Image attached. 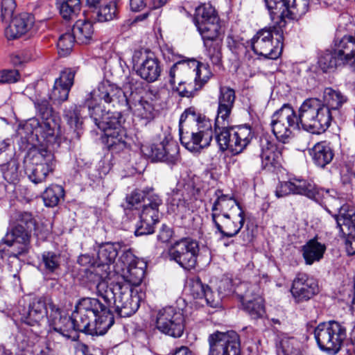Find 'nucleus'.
<instances>
[{"instance_id": "f257e3e1", "label": "nucleus", "mask_w": 355, "mask_h": 355, "mask_svg": "<svg viewBox=\"0 0 355 355\" xmlns=\"http://www.w3.org/2000/svg\"><path fill=\"white\" fill-rule=\"evenodd\" d=\"M272 21L278 26H272L259 31L251 39L253 51L268 59H277L283 48V29L284 18H292L304 15L308 11V2L302 0H265Z\"/></svg>"}, {"instance_id": "f03ea898", "label": "nucleus", "mask_w": 355, "mask_h": 355, "mask_svg": "<svg viewBox=\"0 0 355 355\" xmlns=\"http://www.w3.org/2000/svg\"><path fill=\"white\" fill-rule=\"evenodd\" d=\"M70 318L73 326L65 322V332L75 330L91 335H103L114 324L113 315L105 304L96 298L82 299Z\"/></svg>"}, {"instance_id": "7ed1b4c3", "label": "nucleus", "mask_w": 355, "mask_h": 355, "mask_svg": "<svg viewBox=\"0 0 355 355\" xmlns=\"http://www.w3.org/2000/svg\"><path fill=\"white\" fill-rule=\"evenodd\" d=\"M179 131L181 144L192 153H199L209 146L213 138L211 121L198 115L192 107L182 114Z\"/></svg>"}, {"instance_id": "20e7f679", "label": "nucleus", "mask_w": 355, "mask_h": 355, "mask_svg": "<svg viewBox=\"0 0 355 355\" xmlns=\"http://www.w3.org/2000/svg\"><path fill=\"white\" fill-rule=\"evenodd\" d=\"M96 291L107 302V305L105 306L113 308L121 317L132 315L140 306L141 297L138 291L127 284L116 282L109 285L107 281H99L96 285Z\"/></svg>"}, {"instance_id": "39448f33", "label": "nucleus", "mask_w": 355, "mask_h": 355, "mask_svg": "<svg viewBox=\"0 0 355 355\" xmlns=\"http://www.w3.org/2000/svg\"><path fill=\"white\" fill-rule=\"evenodd\" d=\"M230 123H214L216 139L223 151L229 150L232 154L238 155L251 142L254 132L250 125L234 128L229 126Z\"/></svg>"}, {"instance_id": "423d86ee", "label": "nucleus", "mask_w": 355, "mask_h": 355, "mask_svg": "<svg viewBox=\"0 0 355 355\" xmlns=\"http://www.w3.org/2000/svg\"><path fill=\"white\" fill-rule=\"evenodd\" d=\"M333 117L328 107L320 100L309 98L301 105L297 119L304 130L320 134L329 127Z\"/></svg>"}, {"instance_id": "0eeeda50", "label": "nucleus", "mask_w": 355, "mask_h": 355, "mask_svg": "<svg viewBox=\"0 0 355 355\" xmlns=\"http://www.w3.org/2000/svg\"><path fill=\"white\" fill-rule=\"evenodd\" d=\"M318 347L329 354H336L341 349L347 338V329L343 324L336 320L320 323L314 330Z\"/></svg>"}, {"instance_id": "6e6552de", "label": "nucleus", "mask_w": 355, "mask_h": 355, "mask_svg": "<svg viewBox=\"0 0 355 355\" xmlns=\"http://www.w3.org/2000/svg\"><path fill=\"white\" fill-rule=\"evenodd\" d=\"M17 225L7 234L5 242L13 248L10 256L17 257L27 252L30 242V233L35 227V220L30 213L23 212L17 214Z\"/></svg>"}, {"instance_id": "1a4fd4ad", "label": "nucleus", "mask_w": 355, "mask_h": 355, "mask_svg": "<svg viewBox=\"0 0 355 355\" xmlns=\"http://www.w3.org/2000/svg\"><path fill=\"white\" fill-rule=\"evenodd\" d=\"M198 62L195 60H180L175 63L168 71L169 83L180 96H191L193 92V78Z\"/></svg>"}, {"instance_id": "9d476101", "label": "nucleus", "mask_w": 355, "mask_h": 355, "mask_svg": "<svg viewBox=\"0 0 355 355\" xmlns=\"http://www.w3.org/2000/svg\"><path fill=\"white\" fill-rule=\"evenodd\" d=\"M234 293L240 297L244 311L253 320L264 318L266 309L264 300L261 295V289L258 284L241 282Z\"/></svg>"}, {"instance_id": "9b49d317", "label": "nucleus", "mask_w": 355, "mask_h": 355, "mask_svg": "<svg viewBox=\"0 0 355 355\" xmlns=\"http://www.w3.org/2000/svg\"><path fill=\"white\" fill-rule=\"evenodd\" d=\"M56 166L54 155L46 150L37 151L33 157L25 161V172L35 184L44 182L47 176L53 173Z\"/></svg>"}, {"instance_id": "f8f14e48", "label": "nucleus", "mask_w": 355, "mask_h": 355, "mask_svg": "<svg viewBox=\"0 0 355 355\" xmlns=\"http://www.w3.org/2000/svg\"><path fill=\"white\" fill-rule=\"evenodd\" d=\"M155 327L164 334L180 338L184 330V314L180 309L172 306L160 309L156 312Z\"/></svg>"}, {"instance_id": "ddd939ff", "label": "nucleus", "mask_w": 355, "mask_h": 355, "mask_svg": "<svg viewBox=\"0 0 355 355\" xmlns=\"http://www.w3.org/2000/svg\"><path fill=\"white\" fill-rule=\"evenodd\" d=\"M350 37H343L336 44L334 51H327L322 54L318 61L320 67L323 71H331L338 67L350 64L354 67L353 49L355 44L352 43Z\"/></svg>"}, {"instance_id": "4468645a", "label": "nucleus", "mask_w": 355, "mask_h": 355, "mask_svg": "<svg viewBox=\"0 0 355 355\" xmlns=\"http://www.w3.org/2000/svg\"><path fill=\"white\" fill-rule=\"evenodd\" d=\"M298 119L293 107L284 105L272 116L270 125L277 140L283 143L288 141L293 137V132L297 128Z\"/></svg>"}, {"instance_id": "2eb2a0df", "label": "nucleus", "mask_w": 355, "mask_h": 355, "mask_svg": "<svg viewBox=\"0 0 355 355\" xmlns=\"http://www.w3.org/2000/svg\"><path fill=\"white\" fill-rule=\"evenodd\" d=\"M336 227L341 236L346 239L345 248L348 254H355V207L344 204L334 215Z\"/></svg>"}, {"instance_id": "dca6fc26", "label": "nucleus", "mask_w": 355, "mask_h": 355, "mask_svg": "<svg viewBox=\"0 0 355 355\" xmlns=\"http://www.w3.org/2000/svg\"><path fill=\"white\" fill-rule=\"evenodd\" d=\"M198 252V243L189 238L175 241L168 250L170 259L187 270L196 266Z\"/></svg>"}, {"instance_id": "f3484780", "label": "nucleus", "mask_w": 355, "mask_h": 355, "mask_svg": "<svg viewBox=\"0 0 355 355\" xmlns=\"http://www.w3.org/2000/svg\"><path fill=\"white\" fill-rule=\"evenodd\" d=\"M208 355H241L239 336L235 331H216L208 338Z\"/></svg>"}, {"instance_id": "a211bd4d", "label": "nucleus", "mask_w": 355, "mask_h": 355, "mask_svg": "<svg viewBox=\"0 0 355 355\" xmlns=\"http://www.w3.org/2000/svg\"><path fill=\"white\" fill-rule=\"evenodd\" d=\"M89 94L95 100L103 101L111 107L121 105L129 107L125 92L116 85L111 83L108 80L100 83Z\"/></svg>"}, {"instance_id": "6ab92c4d", "label": "nucleus", "mask_w": 355, "mask_h": 355, "mask_svg": "<svg viewBox=\"0 0 355 355\" xmlns=\"http://www.w3.org/2000/svg\"><path fill=\"white\" fill-rule=\"evenodd\" d=\"M119 261L125 267L122 269L123 279L129 284L139 286L144 277L145 263L137 258L130 250L124 252Z\"/></svg>"}, {"instance_id": "aec40b11", "label": "nucleus", "mask_w": 355, "mask_h": 355, "mask_svg": "<svg viewBox=\"0 0 355 355\" xmlns=\"http://www.w3.org/2000/svg\"><path fill=\"white\" fill-rule=\"evenodd\" d=\"M101 101L95 100L89 94L85 99V105L88 108L89 116L93 119L99 129H105L110 125H118L121 115L119 112H110L103 108Z\"/></svg>"}, {"instance_id": "412c9836", "label": "nucleus", "mask_w": 355, "mask_h": 355, "mask_svg": "<svg viewBox=\"0 0 355 355\" xmlns=\"http://www.w3.org/2000/svg\"><path fill=\"white\" fill-rule=\"evenodd\" d=\"M120 248V245L116 243H107L100 245L97 254L98 266L95 268V272L99 276L100 281L110 279V265L114 262Z\"/></svg>"}, {"instance_id": "4be33fe9", "label": "nucleus", "mask_w": 355, "mask_h": 355, "mask_svg": "<svg viewBox=\"0 0 355 355\" xmlns=\"http://www.w3.org/2000/svg\"><path fill=\"white\" fill-rule=\"evenodd\" d=\"M217 232L220 233L222 238H231L239 234L245 223L244 211L230 214L227 216H214L211 219Z\"/></svg>"}, {"instance_id": "5701e85b", "label": "nucleus", "mask_w": 355, "mask_h": 355, "mask_svg": "<svg viewBox=\"0 0 355 355\" xmlns=\"http://www.w3.org/2000/svg\"><path fill=\"white\" fill-rule=\"evenodd\" d=\"M101 130L104 132L103 141L107 149L112 154H119L121 153H129L130 146L126 141V135L125 130L121 127V121L119 119L118 125H110Z\"/></svg>"}, {"instance_id": "b1692460", "label": "nucleus", "mask_w": 355, "mask_h": 355, "mask_svg": "<svg viewBox=\"0 0 355 355\" xmlns=\"http://www.w3.org/2000/svg\"><path fill=\"white\" fill-rule=\"evenodd\" d=\"M291 294L295 302L307 301L318 292L316 281L305 273H298L293 281Z\"/></svg>"}, {"instance_id": "393cba45", "label": "nucleus", "mask_w": 355, "mask_h": 355, "mask_svg": "<svg viewBox=\"0 0 355 355\" xmlns=\"http://www.w3.org/2000/svg\"><path fill=\"white\" fill-rule=\"evenodd\" d=\"M42 119V122L40 123L37 119H31L26 122L24 128L30 134H35L37 137L41 136L49 143L55 141L58 125L51 116Z\"/></svg>"}, {"instance_id": "a878e982", "label": "nucleus", "mask_w": 355, "mask_h": 355, "mask_svg": "<svg viewBox=\"0 0 355 355\" xmlns=\"http://www.w3.org/2000/svg\"><path fill=\"white\" fill-rule=\"evenodd\" d=\"M236 99L235 91L227 86H220L218 98V106L215 123L230 122V116Z\"/></svg>"}, {"instance_id": "bb28decb", "label": "nucleus", "mask_w": 355, "mask_h": 355, "mask_svg": "<svg viewBox=\"0 0 355 355\" xmlns=\"http://www.w3.org/2000/svg\"><path fill=\"white\" fill-rule=\"evenodd\" d=\"M215 195L217 198L211 207V219L214 218L215 215L218 217L227 216L243 211L232 196L223 194L220 190H216Z\"/></svg>"}, {"instance_id": "cd10ccee", "label": "nucleus", "mask_w": 355, "mask_h": 355, "mask_svg": "<svg viewBox=\"0 0 355 355\" xmlns=\"http://www.w3.org/2000/svg\"><path fill=\"white\" fill-rule=\"evenodd\" d=\"M33 17L26 12L21 13L11 19L5 28V35L8 40L18 38L26 34L33 26Z\"/></svg>"}, {"instance_id": "c85d7f7f", "label": "nucleus", "mask_w": 355, "mask_h": 355, "mask_svg": "<svg viewBox=\"0 0 355 355\" xmlns=\"http://www.w3.org/2000/svg\"><path fill=\"white\" fill-rule=\"evenodd\" d=\"M259 157L263 168L271 170L279 164L282 151L275 143L270 141L266 138L261 139Z\"/></svg>"}, {"instance_id": "c756f323", "label": "nucleus", "mask_w": 355, "mask_h": 355, "mask_svg": "<svg viewBox=\"0 0 355 355\" xmlns=\"http://www.w3.org/2000/svg\"><path fill=\"white\" fill-rule=\"evenodd\" d=\"M137 74L148 83L156 81L161 75L159 60L152 53L146 55L137 69Z\"/></svg>"}, {"instance_id": "7c9ffc66", "label": "nucleus", "mask_w": 355, "mask_h": 355, "mask_svg": "<svg viewBox=\"0 0 355 355\" xmlns=\"http://www.w3.org/2000/svg\"><path fill=\"white\" fill-rule=\"evenodd\" d=\"M48 314V300L43 298L35 299L30 304L28 311L22 318V320L30 326H40Z\"/></svg>"}, {"instance_id": "2f4dec72", "label": "nucleus", "mask_w": 355, "mask_h": 355, "mask_svg": "<svg viewBox=\"0 0 355 355\" xmlns=\"http://www.w3.org/2000/svg\"><path fill=\"white\" fill-rule=\"evenodd\" d=\"M302 256L307 265H312L313 263L320 261L326 251V246L318 241L317 237L308 241L302 246Z\"/></svg>"}, {"instance_id": "473e14b6", "label": "nucleus", "mask_w": 355, "mask_h": 355, "mask_svg": "<svg viewBox=\"0 0 355 355\" xmlns=\"http://www.w3.org/2000/svg\"><path fill=\"white\" fill-rule=\"evenodd\" d=\"M313 162L320 167H324L333 159L334 153L326 141L318 142L310 150Z\"/></svg>"}, {"instance_id": "72a5a7b5", "label": "nucleus", "mask_w": 355, "mask_h": 355, "mask_svg": "<svg viewBox=\"0 0 355 355\" xmlns=\"http://www.w3.org/2000/svg\"><path fill=\"white\" fill-rule=\"evenodd\" d=\"M72 33L77 43L89 44L93 40L94 35L93 24L87 19H78L73 26Z\"/></svg>"}, {"instance_id": "f704fd0d", "label": "nucleus", "mask_w": 355, "mask_h": 355, "mask_svg": "<svg viewBox=\"0 0 355 355\" xmlns=\"http://www.w3.org/2000/svg\"><path fill=\"white\" fill-rule=\"evenodd\" d=\"M196 26L204 42L223 39L225 30L222 27L220 19L209 23L197 24Z\"/></svg>"}, {"instance_id": "c9c22d12", "label": "nucleus", "mask_w": 355, "mask_h": 355, "mask_svg": "<svg viewBox=\"0 0 355 355\" xmlns=\"http://www.w3.org/2000/svg\"><path fill=\"white\" fill-rule=\"evenodd\" d=\"M347 101V98L340 92L334 90L330 87L326 88L323 93L322 105L328 107L329 112H336L342 105Z\"/></svg>"}, {"instance_id": "e433bc0d", "label": "nucleus", "mask_w": 355, "mask_h": 355, "mask_svg": "<svg viewBox=\"0 0 355 355\" xmlns=\"http://www.w3.org/2000/svg\"><path fill=\"white\" fill-rule=\"evenodd\" d=\"M162 200L155 194L149 196L148 203L144 205L140 218L149 220L155 223L159 221V207L162 205Z\"/></svg>"}, {"instance_id": "4c0bfd02", "label": "nucleus", "mask_w": 355, "mask_h": 355, "mask_svg": "<svg viewBox=\"0 0 355 355\" xmlns=\"http://www.w3.org/2000/svg\"><path fill=\"white\" fill-rule=\"evenodd\" d=\"M335 193L334 190H325L322 188H318L313 184V188L311 190L309 194H308V198L325 206H338L340 205L338 200L334 198V193Z\"/></svg>"}, {"instance_id": "58836bf2", "label": "nucleus", "mask_w": 355, "mask_h": 355, "mask_svg": "<svg viewBox=\"0 0 355 355\" xmlns=\"http://www.w3.org/2000/svg\"><path fill=\"white\" fill-rule=\"evenodd\" d=\"M48 308L50 310L49 314L47 315L49 319V325L58 332H62L63 327H61L60 322H68L71 327L73 326V323L71 322V320L68 316H62L60 313V310L58 308L51 300H48Z\"/></svg>"}, {"instance_id": "ea45409f", "label": "nucleus", "mask_w": 355, "mask_h": 355, "mask_svg": "<svg viewBox=\"0 0 355 355\" xmlns=\"http://www.w3.org/2000/svg\"><path fill=\"white\" fill-rule=\"evenodd\" d=\"M146 150H150L148 155L153 159L166 163H174L175 157L171 155L166 148L165 141H163L159 144H153L150 146L145 147Z\"/></svg>"}, {"instance_id": "a19ab883", "label": "nucleus", "mask_w": 355, "mask_h": 355, "mask_svg": "<svg viewBox=\"0 0 355 355\" xmlns=\"http://www.w3.org/2000/svg\"><path fill=\"white\" fill-rule=\"evenodd\" d=\"M218 19L219 17L215 8L209 3L201 5L196 10L195 25L201 24L204 22L205 24L209 23Z\"/></svg>"}, {"instance_id": "79ce46f5", "label": "nucleus", "mask_w": 355, "mask_h": 355, "mask_svg": "<svg viewBox=\"0 0 355 355\" xmlns=\"http://www.w3.org/2000/svg\"><path fill=\"white\" fill-rule=\"evenodd\" d=\"M64 197V189L58 184H51L42 193V199L46 207L56 206Z\"/></svg>"}, {"instance_id": "37998d69", "label": "nucleus", "mask_w": 355, "mask_h": 355, "mask_svg": "<svg viewBox=\"0 0 355 355\" xmlns=\"http://www.w3.org/2000/svg\"><path fill=\"white\" fill-rule=\"evenodd\" d=\"M60 15L65 19H69L80 10V0H57Z\"/></svg>"}, {"instance_id": "c03bdc74", "label": "nucleus", "mask_w": 355, "mask_h": 355, "mask_svg": "<svg viewBox=\"0 0 355 355\" xmlns=\"http://www.w3.org/2000/svg\"><path fill=\"white\" fill-rule=\"evenodd\" d=\"M116 3L113 1H107L96 10H93L96 19L100 22L112 20L116 17Z\"/></svg>"}, {"instance_id": "a18cd8bd", "label": "nucleus", "mask_w": 355, "mask_h": 355, "mask_svg": "<svg viewBox=\"0 0 355 355\" xmlns=\"http://www.w3.org/2000/svg\"><path fill=\"white\" fill-rule=\"evenodd\" d=\"M222 44L223 40L206 41L204 45L206 49V55L209 57L212 64L219 65L222 60Z\"/></svg>"}, {"instance_id": "49530a36", "label": "nucleus", "mask_w": 355, "mask_h": 355, "mask_svg": "<svg viewBox=\"0 0 355 355\" xmlns=\"http://www.w3.org/2000/svg\"><path fill=\"white\" fill-rule=\"evenodd\" d=\"M277 355H302L298 342L293 338L284 337L277 347Z\"/></svg>"}, {"instance_id": "de8ad7c7", "label": "nucleus", "mask_w": 355, "mask_h": 355, "mask_svg": "<svg viewBox=\"0 0 355 355\" xmlns=\"http://www.w3.org/2000/svg\"><path fill=\"white\" fill-rule=\"evenodd\" d=\"M212 73L209 67L200 64L195 69L193 75V89L194 91L198 90L209 80Z\"/></svg>"}, {"instance_id": "09e8293b", "label": "nucleus", "mask_w": 355, "mask_h": 355, "mask_svg": "<svg viewBox=\"0 0 355 355\" xmlns=\"http://www.w3.org/2000/svg\"><path fill=\"white\" fill-rule=\"evenodd\" d=\"M135 112L139 117L147 121H150L155 118V110L150 101L141 98L135 105Z\"/></svg>"}, {"instance_id": "8fccbe9b", "label": "nucleus", "mask_w": 355, "mask_h": 355, "mask_svg": "<svg viewBox=\"0 0 355 355\" xmlns=\"http://www.w3.org/2000/svg\"><path fill=\"white\" fill-rule=\"evenodd\" d=\"M76 37L72 33L69 32L62 35L57 43L58 53L62 56L69 55L73 49Z\"/></svg>"}, {"instance_id": "3c124183", "label": "nucleus", "mask_w": 355, "mask_h": 355, "mask_svg": "<svg viewBox=\"0 0 355 355\" xmlns=\"http://www.w3.org/2000/svg\"><path fill=\"white\" fill-rule=\"evenodd\" d=\"M60 256L54 252H47L42 254V263L45 269L51 272H55L60 266Z\"/></svg>"}, {"instance_id": "603ef678", "label": "nucleus", "mask_w": 355, "mask_h": 355, "mask_svg": "<svg viewBox=\"0 0 355 355\" xmlns=\"http://www.w3.org/2000/svg\"><path fill=\"white\" fill-rule=\"evenodd\" d=\"M65 119L72 128L78 129L82 124L80 110L77 107L68 110L65 114Z\"/></svg>"}, {"instance_id": "864d4df0", "label": "nucleus", "mask_w": 355, "mask_h": 355, "mask_svg": "<svg viewBox=\"0 0 355 355\" xmlns=\"http://www.w3.org/2000/svg\"><path fill=\"white\" fill-rule=\"evenodd\" d=\"M292 182L293 189L294 194L304 195L308 197V194L313 188V184L309 182L306 180L294 179Z\"/></svg>"}, {"instance_id": "5fc2aeb1", "label": "nucleus", "mask_w": 355, "mask_h": 355, "mask_svg": "<svg viewBox=\"0 0 355 355\" xmlns=\"http://www.w3.org/2000/svg\"><path fill=\"white\" fill-rule=\"evenodd\" d=\"M16 8L15 0H2L1 5V18L2 21H8L12 19Z\"/></svg>"}, {"instance_id": "6e6d98bb", "label": "nucleus", "mask_w": 355, "mask_h": 355, "mask_svg": "<svg viewBox=\"0 0 355 355\" xmlns=\"http://www.w3.org/2000/svg\"><path fill=\"white\" fill-rule=\"evenodd\" d=\"M70 89L62 85H57L55 82L53 88L50 94V98L58 103L63 102L68 98Z\"/></svg>"}, {"instance_id": "4d7b16f0", "label": "nucleus", "mask_w": 355, "mask_h": 355, "mask_svg": "<svg viewBox=\"0 0 355 355\" xmlns=\"http://www.w3.org/2000/svg\"><path fill=\"white\" fill-rule=\"evenodd\" d=\"M74 76V71L71 69H65L61 72L60 77L55 82L57 85H62L70 89L73 84Z\"/></svg>"}, {"instance_id": "13d9d810", "label": "nucleus", "mask_w": 355, "mask_h": 355, "mask_svg": "<svg viewBox=\"0 0 355 355\" xmlns=\"http://www.w3.org/2000/svg\"><path fill=\"white\" fill-rule=\"evenodd\" d=\"M189 290L191 295L194 298H203L206 286H205L199 278L191 280L189 283Z\"/></svg>"}, {"instance_id": "bf43d9fd", "label": "nucleus", "mask_w": 355, "mask_h": 355, "mask_svg": "<svg viewBox=\"0 0 355 355\" xmlns=\"http://www.w3.org/2000/svg\"><path fill=\"white\" fill-rule=\"evenodd\" d=\"M156 223L147 220L146 218H140V220L135 230L136 236H142L153 233L154 225Z\"/></svg>"}, {"instance_id": "052dcab7", "label": "nucleus", "mask_w": 355, "mask_h": 355, "mask_svg": "<svg viewBox=\"0 0 355 355\" xmlns=\"http://www.w3.org/2000/svg\"><path fill=\"white\" fill-rule=\"evenodd\" d=\"M20 78L19 73L15 69H4L0 71V84L15 83Z\"/></svg>"}, {"instance_id": "680f3d73", "label": "nucleus", "mask_w": 355, "mask_h": 355, "mask_svg": "<svg viewBox=\"0 0 355 355\" xmlns=\"http://www.w3.org/2000/svg\"><path fill=\"white\" fill-rule=\"evenodd\" d=\"M3 176L6 179L14 181L18 177V165L15 160H11L7 163L2 168Z\"/></svg>"}, {"instance_id": "e2e57ef3", "label": "nucleus", "mask_w": 355, "mask_h": 355, "mask_svg": "<svg viewBox=\"0 0 355 355\" xmlns=\"http://www.w3.org/2000/svg\"><path fill=\"white\" fill-rule=\"evenodd\" d=\"M203 298L205 299L207 304L211 307H217L220 304L221 296L219 293H215L211 288L206 286V290L205 291V295Z\"/></svg>"}, {"instance_id": "0e129e2a", "label": "nucleus", "mask_w": 355, "mask_h": 355, "mask_svg": "<svg viewBox=\"0 0 355 355\" xmlns=\"http://www.w3.org/2000/svg\"><path fill=\"white\" fill-rule=\"evenodd\" d=\"M171 196L173 204L177 206L184 205L185 202V195L183 184L178 183L176 187L171 191Z\"/></svg>"}, {"instance_id": "69168bd1", "label": "nucleus", "mask_w": 355, "mask_h": 355, "mask_svg": "<svg viewBox=\"0 0 355 355\" xmlns=\"http://www.w3.org/2000/svg\"><path fill=\"white\" fill-rule=\"evenodd\" d=\"M35 105L42 119L51 116L52 109L46 99L37 100Z\"/></svg>"}, {"instance_id": "338daca9", "label": "nucleus", "mask_w": 355, "mask_h": 355, "mask_svg": "<svg viewBox=\"0 0 355 355\" xmlns=\"http://www.w3.org/2000/svg\"><path fill=\"white\" fill-rule=\"evenodd\" d=\"M291 181L281 182L277 187L275 195L277 198H282L288 194L293 193Z\"/></svg>"}, {"instance_id": "774afa93", "label": "nucleus", "mask_w": 355, "mask_h": 355, "mask_svg": "<svg viewBox=\"0 0 355 355\" xmlns=\"http://www.w3.org/2000/svg\"><path fill=\"white\" fill-rule=\"evenodd\" d=\"M173 232L171 228L166 225H163L157 235V239L162 243L168 242L172 237Z\"/></svg>"}]
</instances>
